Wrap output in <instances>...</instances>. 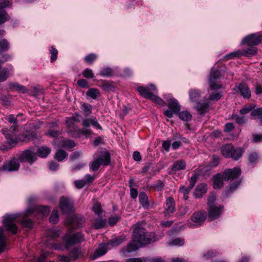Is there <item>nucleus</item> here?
I'll return each mask as SVG.
<instances>
[{
    "label": "nucleus",
    "instance_id": "39",
    "mask_svg": "<svg viewBox=\"0 0 262 262\" xmlns=\"http://www.w3.org/2000/svg\"><path fill=\"white\" fill-rule=\"evenodd\" d=\"M92 106L89 103H84L81 106L83 113L85 116H88L92 113Z\"/></svg>",
    "mask_w": 262,
    "mask_h": 262
},
{
    "label": "nucleus",
    "instance_id": "55",
    "mask_svg": "<svg viewBox=\"0 0 262 262\" xmlns=\"http://www.w3.org/2000/svg\"><path fill=\"white\" fill-rule=\"evenodd\" d=\"M82 75L86 78H93L94 74L91 69L86 68L82 72Z\"/></svg>",
    "mask_w": 262,
    "mask_h": 262
},
{
    "label": "nucleus",
    "instance_id": "56",
    "mask_svg": "<svg viewBox=\"0 0 262 262\" xmlns=\"http://www.w3.org/2000/svg\"><path fill=\"white\" fill-rule=\"evenodd\" d=\"M50 53L51 54V61L53 62L57 59L58 51L53 47H52L50 49Z\"/></svg>",
    "mask_w": 262,
    "mask_h": 262
},
{
    "label": "nucleus",
    "instance_id": "1",
    "mask_svg": "<svg viewBox=\"0 0 262 262\" xmlns=\"http://www.w3.org/2000/svg\"><path fill=\"white\" fill-rule=\"evenodd\" d=\"M241 174V170L238 167L225 170L222 173H219L213 177V188L214 189H220L222 187L224 184V180L227 181L236 179L235 182L230 185L225 193V196H228L230 193L235 191L239 185L241 181L239 180L238 177Z\"/></svg>",
    "mask_w": 262,
    "mask_h": 262
},
{
    "label": "nucleus",
    "instance_id": "36",
    "mask_svg": "<svg viewBox=\"0 0 262 262\" xmlns=\"http://www.w3.org/2000/svg\"><path fill=\"white\" fill-rule=\"evenodd\" d=\"M106 222L104 220L102 219L101 217L99 216L98 218L96 219L93 226L95 229H101L105 226Z\"/></svg>",
    "mask_w": 262,
    "mask_h": 262
},
{
    "label": "nucleus",
    "instance_id": "31",
    "mask_svg": "<svg viewBox=\"0 0 262 262\" xmlns=\"http://www.w3.org/2000/svg\"><path fill=\"white\" fill-rule=\"evenodd\" d=\"M100 82L99 86L105 91L112 92L115 89V87L106 80H102Z\"/></svg>",
    "mask_w": 262,
    "mask_h": 262
},
{
    "label": "nucleus",
    "instance_id": "11",
    "mask_svg": "<svg viewBox=\"0 0 262 262\" xmlns=\"http://www.w3.org/2000/svg\"><path fill=\"white\" fill-rule=\"evenodd\" d=\"M257 51L256 47L252 46L246 49H244L243 52L237 51L233 53H230L226 56L228 59L232 58L233 57H239L242 55L245 56H252L256 54Z\"/></svg>",
    "mask_w": 262,
    "mask_h": 262
},
{
    "label": "nucleus",
    "instance_id": "41",
    "mask_svg": "<svg viewBox=\"0 0 262 262\" xmlns=\"http://www.w3.org/2000/svg\"><path fill=\"white\" fill-rule=\"evenodd\" d=\"M216 200V195L214 193H210L209 196L208 198V207H210L211 206H214L216 205H218V204L215 203V201Z\"/></svg>",
    "mask_w": 262,
    "mask_h": 262
},
{
    "label": "nucleus",
    "instance_id": "37",
    "mask_svg": "<svg viewBox=\"0 0 262 262\" xmlns=\"http://www.w3.org/2000/svg\"><path fill=\"white\" fill-rule=\"evenodd\" d=\"M113 70L110 67H104L101 69L99 75L103 77H110L113 75Z\"/></svg>",
    "mask_w": 262,
    "mask_h": 262
},
{
    "label": "nucleus",
    "instance_id": "59",
    "mask_svg": "<svg viewBox=\"0 0 262 262\" xmlns=\"http://www.w3.org/2000/svg\"><path fill=\"white\" fill-rule=\"evenodd\" d=\"M92 118H86L82 121L83 129H89V127L92 123Z\"/></svg>",
    "mask_w": 262,
    "mask_h": 262
},
{
    "label": "nucleus",
    "instance_id": "32",
    "mask_svg": "<svg viewBox=\"0 0 262 262\" xmlns=\"http://www.w3.org/2000/svg\"><path fill=\"white\" fill-rule=\"evenodd\" d=\"M208 107V103H198L196 106H195L196 110L200 115L205 114L207 111Z\"/></svg>",
    "mask_w": 262,
    "mask_h": 262
},
{
    "label": "nucleus",
    "instance_id": "2",
    "mask_svg": "<svg viewBox=\"0 0 262 262\" xmlns=\"http://www.w3.org/2000/svg\"><path fill=\"white\" fill-rule=\"evenodd\" d=\"M155 233H147L140 223H136L134 225V230L133 233V240L126 247V251L132 252L138 250L139 248L144 246L146 244L155 242Z\"/></svg>",
    "mask_w": 262,
    "mask_h": 262
},
{
    "label": "nucleus",
    "instance_id": "7",
    "mask_svg": "<svg viewBox=\"0 0 262 262\" xmlns=\"http://www.w3.org/2000/svg\"><path fill=\"white\" fill-rule=\"evenodd\" d=\"M164 98L166 99L168 102L167 106L169 110H165L164 114L167 117L170 118L174 113L177 114L179 112L181 107L178 101L171 96L168 95L167 97H164Z\"/></svg>",
    "mask_w": 262,
    "mask_h": 262
},
{
    "label": "nucleus",
    "instance_id": "58",
    "mask_svg": "<svg viewBox=\"0 0 262 262\" xmlns=\"http://www.w3.org/2000/svg\"><path fill=\"white\" fill-rule=\"evenodd\" d=\"M6 119L10 123L14 124H17V117H15L14 115H9L6 117Z\"/></svg>",
    "mask_w": 262,
    "mask_h": 262
},
{
    "label": "nucleus",
    "instance_id": "13",
    "mask_svg": "<svg viewBox=\"0 0 262 262\" xmlns=\"http://www.w3.org/2000/svg\"><path fill=\"white\" fill-rule=\"evenodd\" d=\"M81 253L79 248H75L72 249L68 255H59L58 260L62 262H70L72 260L78 259Z\"/></svg>",
    "mask_w": 262,
    "mask_h": 262
},
{
    "label": "nucleus",
    "instance_id": "48",
    "mask_svg": "<svg viewBox=\"0 0 262 262\" xmlns=\"http://www.w3.org/2000/svg\"><path fill=\"white\" fill-rule=\"evenodd\" d=\"M58 217L59 215L57 210H53L49 219V221L53 224H56L58 221Z\"/></svg>",
    "mask_w": 262,
    "mask_h": 262
},
{
    "label": "nucleus",
    "instance_id": "20",
    "mask_svg": "<svg viewBox=\"0 0 262 262\" xmlns=\"http://www.w3.org/2000/svg\"><path fill=\"white\" fill-rule=\"evenodd\" d=\"M235 90L239 92L241 95L244 98L249 99L251 96V92L248 85L245 83H242L236 85Z\"/></svg>",
    "mask_w": 262,
    "mask_h": 262
},
{
    "label": "nucleus",
    "instance_id": "40",
    "mask_svg": "<svg viewBox=\"0 0 262 262\" xmlns=\"http://www.w3.org/2000/svg\"><path fill=\"white\" fill-rule=\"evenodd\" d=\"M222 97V94L220 91H214L211 93L209 97V99L212 101H217Z\"/></svg>",
    "mask_w": 262,
    "mask_h": 262
},
{
    "label": "nucleus",
    "instance_id": "47",
    "mask_svg": "<svg viewBox=\"0 0 262 262\" xmlns=\"http://www.w3.org/2000/svg\"><path fill=\"white\" fill-rule=\"evenodd\" d=\"M97 55L96 54L91 53L86 55L84 57V60L86 63L92 64L97 59Z\"/></svg>",
    "mask_w": 262,
    "mask_h": 262
},
{
    "label": "nucleus",
    "instance_id": "42",
    "mask_svg": "<svg viewBox=\"0 0 262 262\" xmlns=\"http://www.w3.org/2000/svg\"><path fill=\"white\" fill-rule=\"evenodd\" d=\"M67 156V152L63 150H59L55 155V158L58 161H62Z\"/></svg>",
    "mask_w": 262,
    "mask_h": 262
},
{
    "label": "nucleus",
    "instance_id": "8",
    "mask_svg": "<svg viewBox=\"0 0 262 262\" xmlns=\"http://www.w3.org/2000/svg\"><path fill=\"white\" fill-rule=\"evenodd\" d=\"M17 214H8L4 216L3 226L7 231L11 232L15 234L17 233V228L15 223V220L18 217Z\"/></svg>",
    "mask_w": 262,
    "mask_h": 262
},
{
    "label": "nucleus",
    "instance_id": "28",
    "mask_svg": "<svg viewBox=\"0 0 262 262\" xmlns=\"http://www.w3.org/2000/svg\"><path fill=\"white\" fill-rule=\"evenodd\" d=\"M51 149L48 147L42 146L39 148L37 151H35L36 155H38L41 158H46L51 152Z\"/></svg>",
    "mask_w": 262,
    "mask_h": 262
},
{
    "label": "nucleus",
    "instance_id": "45",
    "mask_svg": "<svg viewBox=\"0 0 262 262\" xmlns=\"http://www.w3.org/2000/svg\"><path fill=\"white\" fill-rule=\"evenodd\" d=\"M251 115L259 120L262 117V107H259L253 110L251 113Z\"/></svg>",
    "mask_w": 262,
    "mask_h": 262
},
{
    "label": "nucleus",
    "instance_id": "18",
    "mask_svg": "<svg viewBox=\"0 0 262 262\" xmlns=\"http://www.w3.org/2000/svg\"><path fill=\"white\" fill-rule=\"evenodd\" d=\"M223 207L221 205H218L208 207V216L211 220L219 217L222 213Z\"/></svg>",
    "mask_w": 262,
    "mask_h": 262
},
{
    "label": "nucleus",
    "instance_id": "3",
    "mask_svg": "<svg viewBox=\"0 0 262 262\" xmlns=\"http://www.w3.org/2000/svg\"><path fill=\"white\" fill-rule=\"evenodd\" d=\"M50 209L48 206H35L30 207L27 210L26 214L22 217L21 224L24 227L31 229L33 227V222L29 217V215L32 216L37 214L42 217L48 215Z\"/></svg>",
    "mask_w": 262,
    "mask_h": 262
},
{
    "label": "nucleus",
    "instance_id": "15",
    "mask_svg": "<svg viewBox=\"0 0 262 262\" xmlns=\"http://www.w3.org/2000/svg\"><path fill=\"white\" fill-rule=\"evenodd\" d=\"M83 240V236L80 232L76 233L70 236H66L64 238V241L68 248Z\"/></svg>",
    "mask_w": 262,
    "mask_h": 262
},
{
    "label": "nucleus",
    "instance_id": "35",
    "mask_svg": "<svg viewBox=\"0 0 262 262\" xmlns=\"http://www.w3.org/2000/svg\"><path fill=\"white\" fill-rule=\"evenodd\" d=\"M86 95L93 99H96L100 96V93L96 88H91L86 92Z\"/></svg>",
    "mask_w": 262,
    "mask_h": 262
},
{
    "label": "nucleus",
    "instance_id": "46",
    "mask_svg": "<svg viewBox=\"0 0 262 262\" xmlns=\"http://www.w3.org/2000/svg\"><path fill=\"white\" fill-rule=\"evenodd\" d=\"M47 234L51 238H56L60 235L59 230L51 228L48 231Z\"/></svg>",
    "mask_w": 262,
    "mask_h": 262
},
{
    "label": "nucleus",
    "instance_id": "63",
    "mask_svg": "<svg viewBox=\"0 0 262 262\" xmlns=\"http://www.w3.org/2000/svg\"><path fill=\"white\" fill-rule=\"evenodd\" d=\"M164 187V183L161 181H158L155 185H154V188L157 190V191H161L162 190Z\"/></svg>",
    "mask_w": 262,
    "mask_h": 262
},
{
    "label": "nucleus",
    "instance_id": "30",
    "mask_svg": "<svg viewBox=\"0 0 262 262\" xmlns=\"http://www.w3.org/2000/svg\"><path fill=\"white\" fill-rule=\"evenodd\" d=\"M139 200L140 204L145 209H147L149 205L148 197L144 192H141L139 195Z\"/></svg>",
    "mask_w": 262,
    "mask_h": 262
},
{
    "label": "nucleus",
    "instance_id": "27",
    "mask_svg": "<svg viewBox=\"0 0 262 262\" xmlns=\"http://www.w3.org/2000/svg\"><path fill=\"white\" fill-rule=\"evenodd\" d=\"M186 162L184 160H179L173 163L171 166V169L174 171L184 170L186 168Z\"/></svg>",
    "mask_w": 262,
    "mask_h": 262
},
{
    "label": "nucleus",
    "instance_id": "43",
    "mask_svg": "<svg viewBox=\"0 0 262 262\" xmlns=\"http://www.w3.org/2000/svg\"><path fill=\"white\" fill-rule=\"evenodd\" d=\"M217 252L212 250H209L204 253L202 255V259L205 260L209 259L216 255Z\"/></svg>",
    "mask_w": 262,
    "mask_h": 262
},
{
    "label": "nucleus",
    "instance_id": "26",
    "mask_svg": "<svg viewBox=\"0 0 262 262\" xmlns=\"http://www.w3.org/2000/svg\"><path fill=\"white\" fill-rule=\"evenodd\" d=\"M207 185L204 183L198 185L194 192V195L196 198H201L202 195L207 192Z\"/></svg>",
    "mask_w": 262,
    "mask_h": 262
},
{
    "label": "nucleus",
    "instance_id": "5",
    "mask_svg": "<svg viewBox=\"0 0 262 262\" xmlns=\"http://www.w3.org/2000/svg\"><path fill=\"white\" fill-rule=\"evenodd\" d=\"M221 152L225 157L232 158L234 160H237L242 157L243 150L240 148L235 149L231 144H228L222 147Z\"/></svg>",
    "mask_w": 262,
    "mask_h": 262
},
{
    "label": "nucleus",
    "instance_id": "25",
    "mask_svg": "<svg viewBox=\"0 0 262 262\" xmlns=\"http://www.w3.org/2000/svg\"><path fill=\"white\" fill-rule=\"evenodd\" d=\"M9 88L12 90H15L18 93H27L29 91L25 86L17 82H11L9 84Z\"/></svg>",
    "mask_w": 262,
    "mask_h": 262
},
{
    "label": "nucleus",
    "instance_id": "6",
    "mask_svg": "<svg viewBox=\"0 0 262 262\" xmlns=\"http://www.w3.org/2000/svg\"><path fill=\"white\" fill-rule=\"evenodd\" d=\"M223 73L222 70L220 69L214 70L210 72L209 84L211 90H215L222 88V84L219 80L221 78Z\"/></svg>",
    "mask_w": 262,
    "mask_h": 262
},
{
    "label": "nucleus",
    "instance_id": "23",
    "mask_svg": "<svg viewBox=\"0 0 262 262\" xmlns=\"http://www.w3.org/2000/svg\"><path fill=\"white\" fill-rule=\"evenodd\" d=\"M165 216L169 215L175 211V202L172 197H168L165 202Z\"/></svg>",
    "mask_w": 262,
    "mask_h": 262
},
{
    "label": "nucleus",
    "instance_id": "62",
    "mask_svg": "<svg viewBox=\"0 0 262 262\" xmlns=\"http://www.w3.org/2000/svg\"><path fill=\"white\" fill-rule=\"evenodd\" d=\"M198 176L196 174H194L192 176L190 180V185L189 186H190V189H192L194 187L198 180Z\"/></svg>",
    "mask_w": 262,
    "mask_h": 262
},
{
    "label": "nucleus",
    "instance_id": "21",
    "mask_svg": "<svg viewBox=\"0 0 262 262\" xmlns=\"http://www.w3.org/2000/svg\"><path fill=\"white\" fill-rule=\"evenodd\" d=\"M107 245L105 244H101L95 250L94 253L91 255V258L92 260L96 259V258L104 255L107 252Z\"/></svg>",
    "mask_w": 262,
    "mask_h": 262
},
{
    "label": "nucleus",
    "instance_id": "14",
    "mask_svg": "<svg viewBox=\"0 0 262 262\" xmlns=\"http://www.w3.org/2000/svg\"><path fill=\"white\" fill-rule=\"evenodd\" d=\"M262 41V35L256 34H251L243 38L242 44H246L248 46H257Z\"/></svg>",
    "mask_w": 262,
    "mask_h": 262
},
{
    "label": "nucleus",
    "instance_id": "29",
    "mask_svg": "<svg viewBox=\"0 0 262 262\" xmlns=\"http://www.w3.org/2000/svg\"><path fill=\"white\" fill-rule=\"evenodd\" d=\"M190 100L193 102H198L200 98V93L198 90L191 89L189 91Z\"/></svg>",
    "mask_w": 262,
    "mask_h": 262
},
{
    "label": "nucleus",
    "instance_id": "4",
    "mask_svg": "<svg viewBox=\"0 0 262 262\" xmlns=\"http://www.w3.org/2000/svg\"><path fill=\"white\" fill-rule=\"evenodd\" d=\"M66 125L68 133L74 137H79L80 135H85L86 137L91 136L93 134L91 129H80L74 123L73 118H69L66 120Z\"/></svg>",
    "mask_w": 262,
    "mask_h": 262
},
{
    "label": "nucleus",
    "instance_id": "53",
    "mask_svg": "<svg viewBox=\"0 0 262 262\" xmlns=\"http://www.w3.org/2000/svg\"><path fill=\"white\" fill-rule=\"evenodd\" d=\"M93 210L96 214H97L99 216L102 214V210L101 205L99 203H96L94 204L93 207Z\"/></svg>",
    "mask_w": 262,
    "mask_h": 262
},
{
    "label": "nucleus",
    "instance_id": "44",
    "mask_svg": "<svg viewBox=\"0 0 262 262\" xmlns=\"http://www.w3.org/2000/svg\"><path fill=\"white\" fill-rule=\"evenodd\" d=\"M9 16L5 9H0V25L8 20Z\"/></svg>",
    "mask_w": 262,
    "mask_h": 262
},
{
    "label": "nucleus",
    "instance_id": "52",
    "mask_svg": "<svg viewBox=\"0 0 262 262\" xmlns=\"http://www.w3.org/2000/svg\"><path fill=\"white\" fill-rule=\"evenodd\" d=\"M9 43L6 39L0 41V54L9 49Z\"/></svg>",
    "mask_w": 262,
    "mask_h": 262
},
{
    "label": "nucleus",
    "instance_id": "22",
    "mask_svg": "<svg viewBox=\"0 0 262 262\" xmlns=\"http://www.w3.org/2000/svg\"><path fill=\"white\" fill-rule=\"evenodd\" d=\"M2 133L5 136L7 139V142L12 146H14L17 143L16 140L14 138V134L11 130H8L6 128H3L2 129Z\"/></svg>",
    "mask_w": 262,
    "mask_h": 262
},
{
    "label": "nucleus",
    "instance_id": "19",
    "mask_svg": "<svg viewBox=\"0 0 262 262\" xmlns=\"http://www.w3.org/2000/svg\"><path fill=\"white\" fill-rule=\"evenodd\" d=\"M60 207L64 213L71 211L73 208V203L71 200L66 197H62L60 201Z\"/></svg>",
    "mask_w": 262,
    "mask_h": 262
},
{
    "label": "nucleus",
    "instance_id": "10",
    "mask_svg": "<svg viewBox=\"0 0 262 262\" xmlns=\"http://www.w3.org/2000/svg\"><path fill=\"white\" fill-rule=\"evenodd\" d=\"M110 154L107 152H103L99 158L95 160L91 165L93 171L97 170L100 165H107L110 163Z\"/></svg>",
    "mask_w": 262,
    "mask_h": 262
},
{
    "label": "nucleus",
    "instance_id": "24",
    "mask_svg": "<svg viewBox=\"0 0 262 262\" xmlns=\"http://www.w3.org/2000/svg\"><path fill=\"white\" fill-rule=\"evenodd\" d=\"M84 218L80 215H74L71 218V224L73 227L80 228L83 226Z\"/></svg>",
    "mask_w": 262,
    "mask_h": 262
},
{
    "label": "nucleus",
    "instance_id": "33",
    "mask_svg": "<svg viewBox=\"0 0 262 262\" xmlns=\"http://www.w3.org/2000/svg\"><path fill=\"white\" fill-rule=\"evenodd\" d=\"M179 113V117L181 120L188 122L191 120L192 115L188 111H184Z\"/></svg>",
    "mask_w": 262,
    "mask_h": 262
},
{
    "label": "nucleus",
    "instance_id": "61",
    "mask_svg": "<svg viewBox=\"0 0 262 262\" xmlns=\"http://www.w3.org/2000/svg\"><path fill=\"white\" fill-rule=\"evenodd\" d=\"M119 220V217L118 215H115L109 218L108 223L110 226H113L117 223Z\"/></svg>",
    "mask_w": 262,
    "mask_h": 262
},
{
    "label": "nucleus",
    "instance_id": "54",
    "mask_svg": "<svg viewBox=\"0 0 262 262\" xmlns=\"http://www.w3.org/2000/svg\"><path fill=\"white\" fill-rule=\"evenodd\" d=\"M151 97L150 100H152L159 105L163 106L165 104V102L156 94H154V95Z\"/></svg>",
    "mask_w": 262,
    "mask_h": 262
},
{
    "label": "nucleus",
    "instance_id": "9",
    "mask_svg": "<svg viewBox=\"0 0 262 262\" xmlns=\"http://www.w3.org/2000/svg\"><path fill=\"white\" fill-rule=\"evenodd\" d=\"M37 159L35 150L33 148L25 149L18 156V160L20 162H28L30 164H32Z\"/></svg>",
    "mask_w": 262,
    "mask_h": 262
},
{
    "label": "nucleus",
    "instance_id": "38",
    "mask_svg": "<svg viewBox=\"0 0 262 262\" xmlns=\"http://www.w3.org/2000/svg\"><path fill=\"white\" fill-rule=\"evenodd\" d=\"M6 246V237L4 235V229L0 227V252L4 251Z\"/></svg>",
    "mask_w": 262,
    "mask_h": 262
},
{
    "label": "nucleus",
    "instance_id": "34",
    "mask_svg": "<svg viewBox=\"0 0 262 262\" xmlns=\"http://www.w3.org/2000/svg\"><path fill=\"white\" fill-rule=\"evenodd\" d=\"M75 145V143L71 140L64 139L60 142V146L63 148H72Z\"/></svg>",
    "mask_w": 262,
    "mask_h": 262
},
{
    "label": "nucleus",
    "instance_id": "50",
    "mask_svg": "<svg viewBox=\"0 0 262 262\" xmlns=\"http://www.w3.org/2000/svg\"><path fill=\"white\" fill-rule=\"evenodd\" d=\"M9 70L7 68H4L0 71V81H5L8 77Z\"/></svg>",
    "mask_w": 262,
    "mask_h": 262
},
{
    "label": "nucleus",
    "instance_id": "49",
    "mask_svg": "<svg viewBox=\"0 0 262 262\" xmlns=\"http://www.w3.org/2000/svg\"><path fill=\"white\" fill-rule=\"evenodd\" d=\"M184 242L183 239L181 238H176L175 239H172L171 242L169 243V245L171 246H181L184 245Z\"/></svg>",
    "mask_w": 262,
    "mask_h": 262
},
{
    "label": "nucleus",
    "instance_id": "12",
    "mask_svg": "<svg viewBox=\"0 0 262 262\" xmlns=\"http://www.w3.org/2000/svg\"><path fill=\"white\" fill-rule=\"evenodd\" d=\"M137 90L140 94L145 98L151 99V96L154 95V93L157 92L156 86L153 84H150L148 87L139 86Z\"/></svg>",
    "mask_w": 262,
    "mask_h": 262
},
{
    "label": "nucleus",
    "instance_id": "16",
    "mask_svg": "<svg viewBox=\"0 0 262 262\" xmlns=\"http://www.w3.org/2000/svg\"><path fill=\"white\" fill-rule=\"evenodd\" d=\"M18 158H12L10 160L4 162L2 169L8 171H17L19 168Z\"/></svg>",
    "mask_w": 262,
    "mask_h": 262
},
{
    "label": "nucleus",
    "instance_id": "51",
    "mask_svg": "<svg viewBox=\"0 0 262 262\" xmlns=\"http://www.w3.org/2000/svg\"><path fill=\"white\" fill-rule=\"evenodd\" d=\"M232 119L234 120L238 124H244L247 121V119L245 116H239L238 115H233Z\"/></svg>",
    "mask_w": 262,
    "mask_h": 262
},
{
    "label": "nucleus",
    "instance_id": "60",
    "mask_svg": "<svg viewBox=\"0 0 262 262\" xmlns=\"http://www.w3.org/2000/svg\"><path fill=\"white\" fill-rule=\"evenodd\" d=\"M146 262H166L165 260L161 257H154L149 258L146 257Z\"/></svg>",
    "mask_w": 262,
    "mask_h": 262
},
{
    "label": "nucleus",
    "instance_id": "57",
    "mask_svg": "<svg viewBox=\"0 0 262 262\" xmlns=\"http://www.w3.org/2000/svg\"><path fill=\"white\" fill-rule=\"evenodd\" d=\"M171 144V140H167L162 142V147L167 152L170 150V146Z\"/></svg>",
    "mask_w": 262,
    "mask_h": 262
},
{
    "label": "nucleus",
    "instance_id": "64",
    "mask_svg": "<svg viewBox=\"0 0 262 262\" xmlns=\"http://www.w3.org/2000/svg\"><path fill=\"white\" fill-rule=\"evenodd\" d=\"M126 262H146V257L128 258Z\"/></svg>",
    "mask_w": 262,
    "mask_h": 262
},
{
    "label": "nucleus",
    "instance_id": "17",
    "mask_svg": "<svg viewBox=\"0 0 262 262\" xmlns=\"http://www.w3.org/2000/svg\"><path fill=\"white\" fill-rule=\"evenodd\" d=\"M206 213L204 211H200L194 212L191 217L192 221L195 223V225L190 226L191 228L197 227L204 222L206 219Z\"/></svg>",
    "mask_w": 262,
    "mask_h": 262
}]
</instances>
